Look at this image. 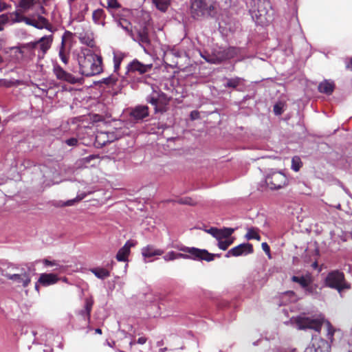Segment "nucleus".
Returning a JSON list of instances; mask_svg holds the SVG:
<instances>
[{"instance_id":"obj_1","label":"nucleus","mask_w":352,"mask_h":352,"mask_svg":"<svg viewBox=\"0 0 352 352\" xmlns=\"http://www.w3.org/2000/svg\"><path fill=\"white\" fill-rule=\"evenodd\" d=\"M231 6V0H191L190 14L195 20L216 17Z\"/></svg>"},{"instance_id":"obj_2","label":"nucleus","mask_w":352,"mask_h":352,"mask_svg":"<svg viewBox=\"0 0 352 352\" xmlns=\"http://www.w3.org/2000/svg\"><path fill=\"white\" fill-rule=\"evenodd\" d=\"M80 73L85 76L100 74L102 72V58L89 48H82L78 55Z\"/></svg>"},{"instance_id":"obj_3","label":"nucleus","mask_w":352,"mask_h":352,"mask_svg":"<svg viewBox=\"0 0 352 352\" xmlns=\"http://www.w3.org/2000/svg\"><path fill=\"white\" fill-rule=\"evenodd\" d=\"M292 322L296 324L298 329L306 330L313 329L315 331L320 332L322 324L324 322L327 328V337L332 339L334 335V328L329 321L325 320L322 314H319L314 318H310L305 314L300 315L296 318H292Z\"/></svg>"},{"instance_id":"obj_4","label":"nucleus","mask_w":352,"mask_h":352,"mask_svg":"<svg viewBox=\"0 0 352 352\" xmlns=\"http://www.w3.org/2000/svg\"><path fill=\"white\" fill-rule=\"evenodd\" d=\"M184 253L171 251L166 254L164 258L166 261H170L179 258L192 259L197 261H205L206 262L212 261L215 257H220L219 254H211L206 250L199 249L197 248L185 247L181 248Z\"/></svg>"},{"instance_id":"obj_5","label":"nucleus","mask_w":352,"mask_h":352,"mask_svg":"<svg viewBox=\"0 0 352 352\" xmlns=\"http://www.w3.org/2000/svg\"><path fill=\"white\" fill-rule=\"evenodd\" d=\"M273 10L268 0H256L252 10V18L261 25H267L272 19Z\"/></svg>"},{"instance_id":"obj_6","label":"nucleus","mask_w":352,"mask_h":352,"mask_svg":"<svg viewBox=\"0 0 352 352\" xmlns=\"http://www.w3.org/2000/svg\"><path fill=\"white\" fill-rule=\"evenodd\" d=\"M240 53V49L236 47H229L226 49L215 50L212 55L204 58L208 63L219 64L225 60L232 59Z\"/></svg>"},{"instance_id":"obj_7","label":"nucleus","mask_w":352,"mask_h":352,"mask_svg":"<svg viewBox=\"0 0 352 352\" xmlns=\"http://www.w3.org/2000/svg\"><path fill=\"white\" fill-rule=\"evenodd\" d=\"M53 38V35L44 36L35 42H30L23 45L19 48V52L23 54L24 50H32L39 49L43 57L51 47Z\"/></svg>"},{"instance_id":"obj_8","label":"nucleus","mask_w":352,"mask_h":352,"mask_svg":"<svg viewBox=\"0 0 352 352\" xmlns=\"http://www.w3.org/2000/svg\"><path fill=\"white\" fill-rule=\"evenodd\" d=\"M325 285L329 287L337 289L340 294L342 289L349 288L344 280V274L338 270L332 271L327 274L325 278Z\"/></svg>"},{"instance_id":"obj_9","label":"nucleus","mask_w":352,"mask_h":352,"mask_svg":"<svg viewBox=\"0 0 352 352\" xmlns=\"http://www.w3.org/2000/svg\"><path fill=\"white\" fill-rule=\"evenodd\" d=\"M287 179L285 174L280 171H274L265 178L267 186L272 190L282 188L287 184Z\"/></svg>"},{"instance_id":"obj_10","label":"nucleus","mask_w":352,"mask_h":352,"mask_svg":"<svg viewBox=\"0 0 352 352\" xmlns=\"http://www.w3.org/2000/svg\"><path fill=\"white\" fill-rule=\"evenodd\" d=\"M72 36L69 31H65L62 36L60 45L58 49V56L64 65H67L69 60L71 47L67 46V41Z\"/></svg>"},{"instance_id":"obj_11","label":"nucleus","mask_w":352,"mask_h":352,"mask_svg":"<svg viewBox=\"0 0 352 352\" xmlns=\"http://www.w3.org/2000/svg\"><path fill=\"white\" fill-rule=\"evenodd\" d=\"M53 74L56 79L74 85L79 82V79L73 74L65 71L58 63L53 64Z\"/></svg>"},{"instance_id":"obj_12","label":"nucleus","mask_w":352,"mask_h":352,"mask_svg":"<svg viewBox=\"0 0 352 352\" xmlns=\"http://www.w3.org/2000/svg\"><path fill=\"white\" fill-rule=\"evenodd\" d=\"M304 352H330V345L327 341L321 338L313 339L311 343L306 347Z\"/></svg>"},{"instance_id":"obj_13","label":"nucleus","mask_w":352,"mask_h":352,"mask_svg":"<svg viewBox=\"0 0 352 352\" xmlns=\"http://www.w3.org/2000/svg\"><path fill=\"white\" fill-rule=\"evenodd\" d=\"M253 245L249 243H244L230 249L226 256L227 257L245 256L253 253Z\"/></svg>"},{"instance_id":"obj_14","label":"nucleus","mask_w":352,"mask_h":352,"mask_svg":"<svg viewBox=\"0 0 352 352\" xmlns=\"http://www.w3.org/2000/svg\"><path fill=\"white\" fill-rule=\"evenodd\" d=\"M293 282L297 283L303 288L307 294H313L316 288L311 283V278L310 276H293L292 277Z\"/></svg>"},{"instance_id":"obj_15","label":"nucleus","mask_w":352,"mask_h":352,"mask_svg":"<svg viewBox=\"0 0 352 352\" xmlns=\"http://www.w3.org/2000/svg\"><path fill=\"white\" fill-rule=\"evenodd\" d=\"M152 68V65H144L138 60H133L127 66L128 73L138 72L140 74H143L148 72Z\"/></svg>"},{"instance_id":"obj_16","label":"nucleus","mask_w":352,"mask_h":352,"mask_svg":"<svg viewBox=\"0 0 352 352\" xmlns=\"http://www.w3.org/2000/svg\"><path fill=\"white\" fill-rule=\"evenodd\" d=\"M134 40L137 41L144 48L148 47L151 44V42L149 37L148 28L146 26L140 28L137 31V38Z\"/></svg>"},{"instance_id":"obj_17","label":"nucleus","mask_w":352,"mask_h":352,"mask_svg":"<svg viewBox=\"0 0 352 352\" xmlns=\"http://www.w3.org/2000/svg\"><path fill=\"white\" fill-rule=\"evenodd\" d=\"M136 245V242L129 240L127 241L124 246L121 248L117 254L116 259L119 262H126L128 261V256L130 254V249Z\"/></svg>"},{"instance_id":"obj_18","label":"nucleus","mask_w":352,"mask_h":352,"mask_svg":"<svg viewBox=\"0 0 352 352\" xmlns=\"http://www.w3.org/2000/svg\"><path fill=\"white\" fill-rule=\"evenodd\" d=\"M130 116L135 120H142L149 116L148 107L146 105H138L131 112Z\"/></svg>"},{"instance_id":"obj_19","label":"nucleus","mask_w":352,"mask_h":352,"mask_svg":"<svg viewBox=\"0 0 352 352\" xmlns=\"http://www.w3.org/2000/svg\"><path fill=\"white\" fill-rule=\"evenodd\" d=\"M296 300L297 296L294 292L287 291L279 296L276 304L279 306L286 305L288 303L296 301Z\"/></svg>"},{"instance_id":"obj_20","label":"nucleus","mask_w":352,"mask_h":352,"mask_svg":"<svg viewBox=\"0 0 352 352\" xmlns=\"http://www.w3.org/2000/svg\"><path fill=\"white\" fill-rule=\"evenodd\" d=\"M57 276L54 274H41L38 280V283L44 286L47 287L55 284L58 281Z\"/></svg>"},{"instance_id":"obj_21","label":"nucleus","mask_w":352,"mask_h":352,"mask_svg":"<svg viewBox=\"0 0 352 352\" xmlns=\"http://www.w3.org/2000/svg\"><path fill=\"white\" fill-rule=\"evenodd\" d=\"M142 254L144 258H151L155 256H161L164 254V251L157 249L154 245H148L144 247L141 250Z\"/></svg>"},{"instance_id":"obj_22","label":"nucleus","mask_w":352,"mask_h":352,"mask_svg":"<svg viewBox=\"0 0 352 352\" xmlns=\"http://www.w3.org/2000/svg\"><path fill=\"white\" fill-rule=\"evenodd\" d=\"M8 278L16 283H22L23 287H27L30 282V277L29 274L24 273L22 274H9L7 275Z\"/></svg>"},{"instance_id":"obj_23","label":"nucleus","mask_w":352,"mask_h":352,"mask_svg":"<svg viewBox=\"0 0 352 352\" xmlns=\"http://www.w3.org/2000/svg\"><path fill=\"white\" fill-rule=\"evenodd\" d=\"M106 19V14L103 9L98 8L92 13V20L96 25H104V20Z\"/></svg>"},{"instance_id":"obj_24","label":"nucleus","mask_w":352,"mask_h":352,"mask_svg":"<svg viewBox=\"0 0 352 352\" xmlns=\"http://www.w3.org/2000/svg\"><path fill=\"white\" fill-rule=\"evenodd\" d=\"M334 84L333 82H329L328 80H324L320 82L318 85V91L320 93L325 94L327 95H331L334 90Z\"/></svg>"},{"instance_id":"obj_25","label":"nucleus","mask_w":352,"mask_h":352,"mask_svg":"<svg viewBox=\"0 0 352 352\" xmlns=\"http://www.w3.org/2000/svg\"><path fill=\"white\" fill-rule=\"evenodd\" d=\"M36 28L37 29H43L45 28L51 32L52 30V25L50 23L48 20L42 16H38V19L36 20Z\"/></svg>"},{"instance_id":"obj_26","label":"nucleus","mask_w":352,"mask_h":352,"mask_svg":"<svg viewBox=\"0 0 352 352\" xmlns=\"http://www.w3.org/2000/svg\"><path fill=\"white\" fill-rule=\"evenodd\" d=\"M159 111H163L165 106H166L169 102L166 94L162 91H157Z\"/></svg>"},{"instance_id":"obj_27","label":"nucleus","mask_w":352,"mask_h":352,"mask_svg":"<svg viewBox=\"0 0 352 352\" xmlns=\"http://www.w3.org/2000/svg\"><path fill=\"white\" fill-rule=\"evenodd\" d=\"M259 229L256 227H251L248 228V232L245 234V238L248 240L255 239L256 241H261V237L259 234Z\"/></svg>"},{"instance_id":"obj_28","label":"nucleus","mask_w":352,"mask_h":352,"mask_svg":"<svg viewBox=\"0 0 352 352\" xmlns=\"http://www.w3.org/2000/svg\"><path fill=\"white\" fill-rule=\"evenodd\" d=\"M91 271L98 278L104 279L109 276V270L104 267H96L91 269Z\"/></svg>"},{"instance_id":"obj_29","label":"nucleus","mask_w":352,"mask_h":352,"mask_svg":"<svg viewBox=\"0 0 352 352\" xmlns=\"http://www.w3.org/2000/svg\"><path fill=\"white\" fill-rule=\"evenodd\" d=\"M93 305L91 300H87L85 302V309L80 311L81 316L87 321L90 320V313Z\"/></svg>"},{"instance_id":"obj_30","label":"nucleus","mask_w":352,"mask_h":352,"mask_svg":"<svg viewBox=\"0 0 352 352\" xmlns=\"http://www.w3.org/2000/svg\"><path fill=\"white\" fill-rule=\"evenodd\" d=\"M156 8L162 11L166 12L170 5L171 0H152Z\"/></svg>"},{"instance_id":"obj_31","label":"nucleus","mask_w":352,"mask_h":352,"mask_svg":"<svg viewBox=\"0 0 352 352\" xmlns=\"http://www.w3.org/2000/svg\"><path fill=\"white\" fill-rule=\"evenodd\" d=\"M8 16L9 18V21H11L13 23L23 22V19L25 18V16H23L19 11L10 12L9 14H8Z\"/></svg>"},{"instance_id":"obj_32","label":"nucleus","mask_w":352,"mask_h":352,"mask_svg":"<svg viewBox=\"0 0 352 352\" xmlns=\"http://www.w3.org/2000/svg\"><path fill=\"white\" fill-rule=\"evenodd\" d=\"M109 12L116 11L122 8L121 4L118 0H107V6H104Z\"/></svg>"},{"instance_id":"obj_33","label":"nucleus","mask_w":352,"mask_h":352,"mask_svg":"<svg viewBox=\"0 0 352 352\" xmlns=\"http://www.w3.org/2000/svg\"><path fill=\"white\" fill-rule=\"evenodd\" d=\"M146 101L155 107V110L156 112L159 111L157 94L156 91H154L150 96L147 97Z\"/></svg>"},{"instance_id":"obj_34","label":"nucleus","mask_w":352,"mask_h":352,"mask_svg":"<svg viewBox=\"0 0 352 352\" xmlns=\"http://www.w3.org/2000/svg\"><path fill=\"white\" fill-rule=\"evenodd\" d=\"M217 241L218 247L223 250H227L228 247L233 243V240L230 239H218Z\"/></svg>"},{"instance_id":"obj_35","label":"nucleus","mask_w":352,"mask_h":352,"mask_svg":"<svg viewBox=\"0 0 352 352\" xmlns=\"http://www.w3.org/2000/svg\"><path fill=\"white\" fill-rule=\"evenodd\" d=\"M219 239H229V237L234 232V229L225 228L223 229H219Z\"/></svg>"},{"instance_id":"obj_36","label":"nucleus","mask_w":352,"mask_h":352,"mask_svg":"<svg viewBox=\"0 0 352 352\" xmlns=\"http://www.w3.org/2000/svg\"><path fill=\"white\" fill-rule=\"evenodd\" d=\"M241 81V78H240L239 77L228 79L227 83L226 85V87H230V88L235 89L240 85Z\"/></svg>"},{"instance_id":"obj_37","label":"nucleus","mask_w":352,"mask_h":352,"mask_svg":"<svg viewBox=\"0 0 352 352\" xmlns=\"http://www.w3.org/2000/svg\"><path fill=\"white\" fill-rule=\"evenodd\" d=\"M85 196H86L85 194L78 195L76 196V198L70 199V200H68V201L64 202L61 205V206H73L75 203L78 202V201H81L82 199H84L85 197Z\"/></svg>"},{"instance_id":"obj_38","label":"nucleus","mask_w":352,"mask_h":352,"mask_svg":"<svg viewBox=\"0 0 352 352\" xmlns=\"http://www.w3.org/2000/svg\"><path fill=\"white\" fill-rule=\"evenodd\" d=\"M302 166V162L299 157L295 156L292 160V168L295 171H298Z\"/></svg>"},{"instance_id":"obj_39","label":"nucleus","mask_w":352,"mask_h":352,"mask_svg":"<svg viewBox=\"0 0 352 352\" xmlns=\"http://www.w3.org/2000/svg\"><path fill=\"white\" fill-rule=\"evenodd\" d=\"M123 60V56L122 54H114L113 56V63H114V72H117L120 69V64Z\"/></svg>"},{"instance_id":"obj_40","label":"nucleus","mask_w":352,"mask_h":352,"mask_svg":"<svg viewBox=\"0 0 352 352\" xmlns=\"http://www.w3.org/2000/svg\"><path fill=\"white\" fill-rule=\"evenodd\" d=\"M34 0H21L19 6L24 11L29 10L34 3Z\"/></svg>"},{"instance_id":"obj_41","label":"nucleus","mask_w":352,"mask_h":352,"mask_svg":"<svg viewBox=\"0 0 352 352\" xmlns=\"http://www.w3.org/2000/svg\"><path fill=\"white\" fill-rule=\"evenodd\" d=\"M177 203L179 204H184V205H190V206H195L196 205L197 202L192 199L190 197H183L177 201Z\"/></svg>"},{"instance_id":"obj_42","label":"nucleus","mask_w":352,"mask_h":352,"mask_svg":"<svg viewBox=\"0 0 352 352\" xmlns=\"http://www.w3.org/2000/svg\"><path fill=\"white\" fill-rule=\"evenodd\" d=\"M105 136L106 133L102 132L96 135V142L98 145L103 146L105 145L107 142H109V140H104Z\"/></svg>"},{"instance_id":"obj_43","label":"nucleus","mask_w":352,"mask_h":352,"mask_svg":"<svg viewBox=\"0 0 352 352\" xmlns=\"http://www.w3.org/2000/svg\"><path fill=\"white\" fill-rule=\"evenodd\" d=\"M284 104L281 102H277L274 106V112L276 115L280 116L283 113Z\"/></svg>"},{"instance_id":"obj_44","label":"nucleus","mask_w":352,"mask_h":352,"mask_svg":"<svg viewBox=\"0 0 352 352\" xmlns=\"http://www.w3.org/2000/svg\"><path fill=\"white\" fill-rule=\"evenodd\" d=\"M118 80V78L113 76H110L107 78H104L102 80V82L107 85H113L116 83Z\"/></svg>"},{"instance_id":"obj_45","label":"nucleus","mask_w":352,"mask_h":352,"mask_svg":"<svg viewBox=\"0 0 352 352\" xmlns=\"http://www.w3.org/2000/svg\"><path fill=\"white\" fill-rule=\"evenodd\" d=\"M81 43L86 44L89 47H94L95 46V41L92 38L89 37L83 36L80 38Z\"/></svg>"},{"instance_id":"obj_46","label":"nucleus","mask_w":352,"mask_h":352,"mask_svg":"<svg viewBox=\"0 0 352 352\" xmlns=\"http://www.w3.org/2000/svg\"><path fill=\"white\" fill-rule=\"evenodd\" d=\"M9 21L8 14H3L0 15V31L3 30L5 24Z\"/></svg>"},{"instance_id":"obj_47","label":"nucleus","mask_w":352,"mask_h":352,"mask_svg":"<svg viewBox=\"0 0 352 352\" xmlns=\"http://www.w3.org/2000/svg\"><path fill=\"white\" fill-rule=\"evenodd\" d=\"M212 236L215 237L217 240L219 239V229L217 228H211L208 231Z\"/></svg>"},{"instance_id":"obj_48","label":"nucleus","mask_w":352,"mask_h":352,"mask_svg":"<svg viewBox=\"0 0 352 352\" xmlns=\"http://www.w3.org/2000/svg\"><path fill=\"white\" fill-rule=\"evenodd\" d=\"M261 247H262L263 250L267 255V257L269 258H272L270 245L266 242H263L261 244Z\"/></svg>"},{"instance_id":"obj_49","label":"nucleus","mask_w":352,"mask_h":352,"mask_svg":"<svg viewBox=\"0 0 352 352\" xmlns=\"http://www.w3.org/2000/svg\"><path fill=\"white\" fill-rule=\"evenodd\" d=\"M68 146H75L78 144V140L76 138H71L69 139H67L65 142Z\"/></svg>"},{"instance_id":"obj_50","label":"nucleus","mask_w":352,"mask_h":352,"mask_svg":"<svg viewBox=\"0 0 352 352\" xmlns=\"http://www.w3.org/2000/svg\"><path fill=\"white\" fill-rule=\"evenodd\" d=\"M23 19V22L28 25H31V26H33L34 28H36V20L35 19H30V18H28L27 16H25V18Z\"/></svg>"},{"instance_id":"obj_51","label":"nucleus","mask_w":352,"mask_h":352,"mask_svg":"<svg viewBox=\"0 0 352 352\" xmlns=\"http://www.w3.org/2000/svg\"><path fill=\"white\" fill-rule=\"evenodd\" d=\"M199 113L197 111H192L190 113V118L191 120H196L199 118Z\"/></svg>"},{"instance_id":"obj_52","label":"nucleus","mask_w":352,"mask_h":352,"mask_svg":"<svg viewBox=\"0 0 352 352\" xmlns=\"http://www.w3.org/2000/svg\"><path fill=\"white\" fill-rule=\"evenodd\" d=\"M10 6L4 2H0V12L7 10Z\"/></svg>"},{"instance_id":"obj_53","label":"nucleus","mask_w":352,"mask_h":352,"mask_svg":"<svg viewBox=\"0 0 352 352\" xmlns=\"http://www.w3.org/2000/svg\"><path fill=\"white\" fill-rule=\"evenodd\" d=\"M146 342V338L145 337H140L138 338L137 343L140 344H144Z\"/></svg>"},{"instance_id":"obj_54","label":"nucleus","mask_w":352,"mask_h":352,"mask_svg":"<svg viewBox=\"0 0 352 352\" xmlns=\"http://www.w3.org/2000/svg\"><path fill=\"white\" fill-rule=\"evenodd\" d=\"M346 69L352 71V58H350L349 61L346 63Z\"/></svg>"},{"instance_id":"obj_55","label":"nucleus","mask_w":352,"mask_h":352,"mask_svg":"<svg viewBox=\"0 0 352 352\" xmlns=\"http://www.w3.org/2000/svg\"><path fill=\"white\" fill-rule=\"evenodd\" d=\"M50 0H37V2L39 5H45V6H47V2L49 1Z\"/></svg>"},{"instance_id":"obj_56","label":"nucleus","mask_w":352,"mask_h":352,"mask_svg":"<svg viewBox=\"0 0 352 352\" xmlns=\"http://www.w3.org/2000/svg\"><path fill=\"white\" fill-rule=\"evenodd\" d=\"M41 262L43 263V264H46V265L55 264L54 262L50 261L47 258H44L43 260L41 261Z\"/></svg>"},{"instance_id":"obj_57","label":"nucleus","mask_w":352,"mask_h":352,"mask_svg":"<svg viewBox=\"0 0 352 352\" xmlns=\"http://www.w3.org/2000/svg\"><path fill=\"white\" fill-rule=\"evenodd\" d=\"M41 7H40V12L43 14H47V12H46V10L45 9L44 6L45 5H40Z\"/></svg>"},{"instance_id":"obj_58","label":"nucleus","mask_w":352,"mask_h":352,"mask_svg":"<svg viewBox=\"0 0 352 352\" xmlns=\"http://www.w3.org/2000/svg\"><path fill=\"white\" fill-rule=\"evenodd\" d=\"M95 332L98 334L102 333V330L100 329H96Z\"/></svg>"},{"instance_id":"obj_59","label":"nucleus","mask_w":352,"mask_h":352,"mask_svg":"<svg viewBox=\"0 0 352 352\" xmlns=\"http://www.w3.org/2000/svg\"><path fill=\"white\" fill-rule=\"evenodd\" d=\"M35 289L38 292H39V285H38V283L36 284L35 285Z\"/></svg>"},{"instance_id":"obj_60","label":"nucleus","mask_w":352,"mask_h":352,"mask_svg":"<svg viewBox=\"0 0 352 352\" xmlns=\"http://www.w3.org/2000/svg\"><path fill=\"white\" fill-rule=\"evenodd\" d=\"M311 264H314V265L318 264L317 260H314V261H312Z\"/></svg>"},{"instance_id":"obj_61","label":"nucleus","mask_w":352,"mask_h":352,"mask_svg":"<svg viewBox=\"0 0 352 352\" xmlns=\"http://www.w3.org/2000/svg\"><path fill=\"white\" fill-rule=\"evenodd\" d=\"M166 350V348L160 349L161 352H164Z\"/></svg>"},{"instance_id":"obj_62","label":"nucleus","mask_w":352,"mask_h":352,"mask_svg":"<svg viewBox=\"0 0 352 352\" xmlns=\"http://www.w3.org/2000/svg\"><path fill=\"white\" fill-rule=\"evenodd\" d=\"M3 62V58L2 56L0 55V63H1Z\"/></svg>"},{"instance_id":"obj_63","label":"nucleus","mask_w":352,"mask_h":352,"mask_svg":"<svg viewBox=\"0 0 352 352\" xmlns=\"http://www.w3.org/2000/svg\"><path fill=\"white\" fill-rule=\"evenodd\" d=\"M314 267H315L316 269H317L320 265H314Z\"/></svg>"},{"instance_id":"obj_64","label":"nucleus","mask_w":352,"mask_h":352,"mask_svg":"<svg viewBox=\"0 0 352 352\" xmlns=\"http://www.w3.org/2000/svg\"><path fill=\"white\" fill-rule=\"evenodd\" d=\"M348 352H352V346L351 347Z\"/></svg>"}]
</instances>
